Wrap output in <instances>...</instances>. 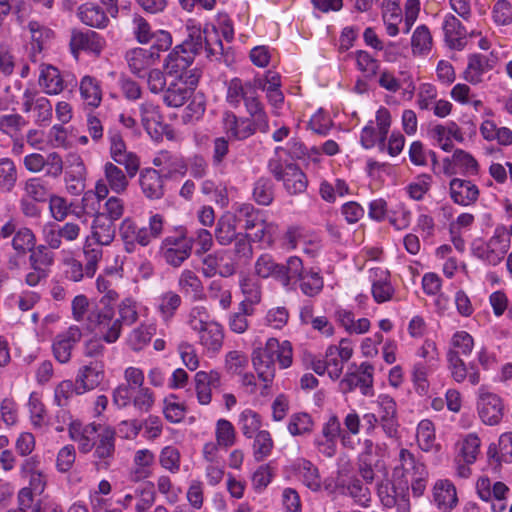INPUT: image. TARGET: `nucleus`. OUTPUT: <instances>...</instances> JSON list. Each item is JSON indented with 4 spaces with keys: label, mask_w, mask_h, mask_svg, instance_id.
<instances>
[{
    "label": "nucleus",
    "mask_w": 512,
    "mask_h": 512,
    "mask_svg": "<svg viewBox=\"0 0 512 512\" xmlns=\"http://www.w3.org/2000/svg\"><path fill=\"white\" fill-rule=\"evenodd\" d=\"M248 233H240L234 240V255L239 261L248 262L253 256V248Z\"/></svg>",
    "instance_id": "774afa93"
},
{
    "label": "nucleus",
    "mask_w": 512,
    "mask_h": 512,
    "mask_svg": "<svg viewBox=\"0 0 512 512\" xmlns=\"http://www.w3.org/2000/svg\"><path fill=\"white\" fill-rule=\"evenodd\" d=\"M277 227L273 223L262 220L257 223V227L248 235L252 241L263 242L271 245L274 242Z\"/></svg>",
    "instance_id": "13d9d810"
},
{
    "label": "nucleus",
    "mask_w": 512,
    "mask_h": 512,
    "mask_svg": "<svg viewBox=\"0 0 512 512\" xmlns=\"http://www.w3.org/2000/svg\"><path fill=\"white\" fill-rule=\"evenodd\" d=\"M362 480L352 477L345 486L347 493L355 499L356 502L364 505L370 499V490Z\"/></svg>",
    "instance_id": "052dcab7"
},
{
    "label": "nucleus",
    "mask_w": 512,
    "mask_h": 512,
    "mask_svg": "<svg viewBox=\"0 0 512 512\" xmlns=\"http://www.w3.org/2000/svg\"><path fill=\"white\" fill-rule=\"evenodd\" d=\"M80 92L88 105L97 107L101 102V91L96 80L85 76L80 83Z\"/></svg>",
    "instance_id": "de8ad7c7"
},
{
    "label": "nucleus",
    "mask_w": 512,
    "mask_h": 512,
    "mask_svg": "<svg viewBox=\"0 0 512 512\" xmlns=\"http://www.w3.org/2000/svg\"><path fill=\"white\" fill-rule=\"evenodd\" d=\"M105 177L109 187L117 192H123L127 186L126 175L122 169L115 164L108 162L105 164Z\"/></svg>",
    "instance_id": "09e8293b"
},
{
    "label": "nucleus",
    "mask_w": 512,
    "mask_h": 512,
    "mask_svg": "<svg viewBox=\"0 0 512 512\" xmlns=\"http://www.w3.org/2000/svg\"><path fill=\"white\" fill-rule=\"evenodd\" d=\"M239 285L245 297L244 303L253 305L261 301L262 293L259 280L253 276L243 274L240 276Z\"/></svg>",
    "instance_id": "e433bc0d"
},
{
    "label": "nucleus",
    "mask_w": 512,
    "mask_h": 512,
    "mask_svg": "<svg viewBox=\"0 0 512 512\" xmlns=\"http://www.w3.org/2000/svg\"><path fill=\"white\" fill-rule=\"evenodd\" d=\"M159 55L153 47L149 49L133 48L130 51V70L139 78H145L146 70L155 62Z\"/></svg>",
    "instance_id": "4be33fe9"
},
{
    "label": "nucleus",
    "mask_w": 512,
    "mask_h": 512,
    "mask_svg": "<svg viewBox=\"0 0 512 512\" xmlns=\"http://www.w3.org/2000/svg\"><path fill=\"white\" fill-rule=\"evenodd\" d=\"M82 332L77 326L70 327L67 331L58 334L52 344V351L55 359L62 363H68L71 359L72 350L81 340Z\"/></svg>",
    "instance_id": "4468645a"
},
{
    "label": "nucleus",
    "mask_w": 512,
    "mask_h": 512,
    "mask_svg": "<svg viewBox=\"0 0 512 512\" xmlns=\"http://www.w3.org/2000/svg\"><path fill=\"white\" fill-rule=\"evenodd\" d=\"M218 381L217 373L199 371L195 375V389L200 404L207 405L211 402V386Z\"/></svg>",
    "instance_id": "f704fd0d"
},
{
    "label": "nucleus",
    "mask_w": 512,
    "mask_h": 512,
    "mask_svg": "<svg viewBox=\"0 0 512 512\" xmlns=\"http://www.w3.org/2000/svg\"><path fill=\"white\" fill-rule=\"evenodd\" d=\"M495 24L507 26L512 24V5L508 0H498L492 9Z\"/></svg>",
    "instance_id": "e2e57ef3"
},
{
    "label": "nucleus",
    "mask_w": 512,
    "mask_h": 512,
    "mask_svg": "<svg viewBox=\"0 0 512 512\" xmlns=\"http://www.w3.org/2000/svg\"><path fill=\"white\" fill-rule=\"evenodd\" d=\"M199 81L194 74L188 75L187 80H171L164 90V103L173 108L183 106L192 96Z\"/></svg>",
    "instance_id": "6e6552de"
},
{
    "label": "nucleus",
    "mask_w": 512,
    "mask_h": 512,
    "mask_svg": "<svg viewBox=\"0 0 512 512\" xmlns=\"http://www.w3.org/2000/svg\"><path fill=\"white\" fill-rule=\"evenodd\" d=\"M433 502L442 512H451L458 505L455 485L447 479L437 480L432 490Z\"/></svg>",
    "instance_id": "f3484780"
},
{
    "label": "nucleus",
    "mask_w": 512,
    "mask_h": 512,
    "mask_svg": "<svg viewBox=\"0 0 512 512\" xmlns=\"http://www.w3.org/2000/svg\"><path fill=\"white\" fill-rule=\"evenodd\" d=\"M480 450V439L474 434H468L461 442H459V461L466 464H472L476 461Z\"/></svg>",
    "instance_id": "4c0bfd02"
},
{
    "label": "nucleus",
    "mask_w": 512,
    "mask_h": 512,
    "mask_svg": "<svg viewBox=\"0 0 512 512\" xmlns=\"http://www.w3.org/2000/svg\"><path fill=\"white\" fill-rule=\"evenodd\" d=\"M474 340L472 336L465 331L456 332L451 339V348L449 351H455L457 356H467L472 352Z\"/></svg>",
    "instance_id": "bf43d9fd"
},
{
    "label": "nucleus",
    "mask_w": 512,
    "mask_h": 512,
    "mask_svg": "<svg viewBox=\"0 0 512 512\" xmlns=\"http://www.w3.org/2000/svg\"><path fill=\"white\" fill-rule=\"evenodd\" d=\"M477 409L480 419L486 425H497L503 417V403L500 397L487 391L484 387L479 389Z\"/></svg>",
    "instance_id": "1a4fd4ad"
},
{
    "label": "nucleus",
    "mask_w": 512,
    "mask_h": 512,
    "mask_svg": "<svg viewBox=\"0 0 512 512\" xmlns=\"http://www.w3.org/2000/svg\"><path fill=\"white\" fill-rule=\"evenodd\" d=\"M238 425L242 433L251 438L261 426L260 416L251 409H245L239 415Z\"/></svg>",
    "instance_id": "864d4df0"
},
{
    "label": "nucleus",
    "mask_w": 512,
    "mask_h": 512,
    "mask_svg": "<svg viewBox=\"0 0 512 512\" xmlns=\"http://www.w3.org/2000/svg\"><path fill=\"white\" fill-rule=\"evenodd\" d=\"M488 454L491 457H497L498 462L512 461V433H504L499 438V450L495 446H490Z\"/></svg>",
    "instance_id": "6e6d98bb"
},
{
    "label": "nucleus",
    "mask_w": 512,
    "mask_h": 512,
    "mask_svg": "<svg viewBox=\"0 0 512 512\" xmlns=\"http://www.w3.org/2000/svg\"><path fill=\"white\" fill-rule=\"evenodd\" d=\"M113 315L114 310L110 305H104L98 302L94 307L88 310L87 319L89 322V328L95 329L96 327L109 325Z\"/></svg>",
    "instance_id": "a19ab883"
},
{
    "label": "nucleus",
    "mask_w": 512,
    "mask_h": 512,
    "mask_svg": "<svg viewBox=\"0 0 512 512\" xmlns=\"http://www.w3.org/2000/svg\"><path fill=\"white\" fill-rule=\"evenodd\" d=\"M258 79L254 82L242 81L240 78H233L227 83L226 102L234 109L244 105L251 119L256 120V125L267 133L269 130L268 116L264 110V106L259 99Z\"/></svg>",
    "instance_id": "f257e3e1"
},
{
    "label": "nucleus",
    "mask_w": 512,
    "mask_h": 512,
    "mask_svg": "<svg viewBox=\"0 0 512 512\" xmlns=\"http://www.w3.org/2000/svg\"><path fill=\"white\" fill-rule=\"evenodd\" d=\"M403 490L397 488L387 476L377 483V494L386 507H393L396 497H399Z\"/></svg>",
    "instance_id": "a18cd8bd"
},
{
    "label": "nucleus",
    "mask_w": 512,
    "mask_h": 512,
    "mask_svg": "<svg viewBox=\"0 0 512 512\" xmlns=\"http://www.w3.org/2000/svg\"><path fill=\"white\" fill-rule=\"evenodd\" d=\"M160 122L161 116L156 106L150 103L141 104V124L151 137L159 135Z\"/></svg>",
    "instance_id": "58836bf2"
},
{
    "label": "nucleus",
    "mask_w": 512,
    "mask_h": 512,
    "mask_svg": "<svg viewBox=\"0 0 512 512\" xmlns=\"http://www.w3.org/2000/svg\"><path fill=\"white\" fill-rule=\"evenodd\" d=\"M163 179L155 169L141 172L139 184L143 194L149 199H160L164 195Z\"/></svg>",
    "instance_id": "393cba45"
},
{
    "label": "nucleus",
    "mask_w": 512,
    "mask_h": 512,
    "mask_svg": "<svg viewBox=\"0 0 512 512\" xmlns=\"http://www.w3.org/2000/svg\"><path fill=\"white\" fill-rule=\"evenodd\" d=\"M313 428V420L307 413H296L290 417L288 430L293 436L310 433Z\"/></svg>",
    "instance_id": "4d7b16f0"
},
{
    "label": "nucleus",
    "mask_w": 512,
    "mask_h": 512,
    "mask_svg": "<svg viewBox=\"0 0 512 512\" xmlns=\"http://www.w3.org/2000/svg\"><path fill=\"white\" fill-rule=\"evenodd\" d=\"M353 355V348L347 339H342L339 346L331 345L327 348L325 353V360L327 365V372L331 379H338L344 368V363L347 362Z\"/></svg>",
    "instance_id": "f8f14e48"
},
{
    "label": "nucleus",
    "mask_w": 512,
    "mask_h": 512,
    "mask_svg": "<svg viewBox=\"0 0 512 512\" xmlns=\"http://www.w3.org/2000/svg\"><path fill=\"white\" fill-rule=\"evenodd\" d=\"M376 414L384 433L390 438L395 437L399 425L394 399L386 394L379 395L376 400Z\"/></svg>",
    "instance_id": "9b49d317"
},
{
    "label": "nucleus",
    "mask_w": 512,
    "mask_h": 512,
    "mask_svg": "<svg viewBox=\"0 0 512 512\" xmlns=\"http://www.w3.org/2000/svg\"><path fill=\"white\" fill-rule=\"evenodd\" d=\"M193 61L190 54L184 53L180 47L175 46L164 61V71L173 80H187L188 75L194 74L199 81L200 71L196 68L190 69Z\"/></svg>",
    "instance_id": "0eeeda50"
},
{
    "label": "nucleus",
    "mask_w": 512,
    "mask_h": 512,
    "mask_svg": "<svg viewBox=\"0 0 512 512\" xmlns=\"http://www.w3.org/2000/svg\"><path fill=\"white\" fill-rule=\"evenodd\" d=\"M373 366L368 362H363L356 371L348 372L341 380L340 387L342 392L348 393L356 387H360L363 395H370L373 386Z\"/></svg>",
    "instance_id": "9d476101"
},
{
    "label": "nucleus",
    "mask_w": 512,
    "mask_h": 512,
    "mask_svg": "<svg viewBox=\"0 0 512 512\" xmlns=\"http://www.w3.org/2000/svg\"><path fill=\"white\" fill-rule=\"evenodd\" d=\"M110 154L115 163L123 165L128 172V154L126 144L119 133H112L110 136Z\"/></svg>",
    "instance_id": "5fc2aeb1"
},
{
    "label": "nucleus",
    "mask_w": 512,
    "mask_h": 512,
    "mask_svg": "<svg viewBox=\"0 0 512 512\" xmlns=\"http://www.w3.org/2000/svg\"><path fill=\"white\" fill-rule=\"evenodd\" d=\"M154 454L149 449H141L135 453L132 479L139 481L151 475V466L154 463Z\"/></svg>",
    "instance_id": "c9c22d12"
},
{
    "label": "nucleus",
    "mask_w": 512,
    "mask_h": 512,
    "mask_svg": "<svg viewBox=\"0 0 512 512\" xmlns=\"http://www.w3.org/2000/svg\"><path fill=\"white\" fill-rule=\"evenodd\" d=\"M508 247L507 240L494 236L485 245L477 248V256L490 265H497L503 260Z\"/></svg>",
    "instance_id": "412c9836"
},
{
    "label": "nucleus",
    "mask_w": 512,
    "mask_h": 512,
    "mask_svg": "<svg viewBox=\"0 0 512 512\" xmlns=\"http://www.w3.org/2000/svg\"><path fill=\"white\" fill-rule=\"evenodd\" d=\"M215 437L221 447L228 448L234 445L236 432L232 423L226 419H219L216 423Z\"/></svg>",
    "instance_id": "49530a36"
},
{
    "label": "nucleus",
    "mask_w": 512,
    "mask_h": 512,
    "mask_svg": "<svg viewBox=\"0 0 512 512\" xmlns=\"http://www.w3.org/2000/svg\"><path fill=\"white\" fill-rule=\"evenodd\" d=\"M181 303L182 299L179 294L167 291L160 296L158 309L163 318L167 320L174 316Z\"/></svg>",
    "instance_id": "3c124183"
},
{
    "label": "nucleus",
    "mask_w": 512,
    "mask_h": 512,
    "mask_svg": "<svg viewBox=\"0 0 512 512\" xmlns=\"http://www.w3.org/2000/svg\"><path fill=\"white\" fill-rule=\"evenodd\" d=\"M301 268L302 260L297 256H291L285 264H279L269 254H263L254 264V271L258 277L273 278L286 289L292 286L293 277L300 276Z\"/></svg>",
    "instance_id": "20e7f679"
},
{
    "label": "nucleus",
    "mask_w": 512,
    "mask_h": 512,
    "mask_svg": "<svg viewBox=\"0 0 512 512\" xmlns=\"http://www.w3.org/2000/svg\"><path fill=\"white\" fill-rule=\"evenodd\" d=\"M253 199L256 203L263 206H268L274 199V184L270 178L261 177L253 187Z\"/></svg>",
    "instance_id": "79ce46f5"
},
{
    "label": "nucleus",
    "mask_w": 512,
    "mask_h": 512,
    "mask_svg": "<svg viewBox=\"0 0 512 512\" xmlns=\"http://www.w3.org/2000/svg\"><path fill=\"white\" fill-rule=\"evenodd\" d=\"M237 222V215L230 213L224 214L218 219L215 238L220 245L227 246L231 244L240 234L237 232Z\"/></svg>",
    "instance_id": "a878e982"
},
{
    "label": "nucleus",
    "mask_w": 512,
    "mask_h": 512,
    "mask_svg": "<svg viewBox=\"0 0 512 512\" xmlns=\"http://www.w3.org/2000/svg\"><path fill=\"white\" fill-rule=\"evenodd\" d=\"M78 16L84 24L90 27L103 28L108 22V17L104 10L92 3L81 5L78 9Z\"/></svg>",
    "instance_id": "72a5a7b5"
},
{
    "label": "nucleus",
    "mask_w": 512,
    "mask_h": 512,
    "mask_svg": "<svg viewBox=\"0 0 512 512\" xmlns=\"http://www.w3.org/2000/svg\"><path fill=\"white\" fill-rule=\"evenodd\" d=\"M273 449V440L268 431H259L254 440L253 454L256 461L260 462L267 458Z\"/></svg>",
    "instance_id": "8fccbe9b"
},
{
    "label": "nucleus",
    "mask_w": 512,
    "mask_h": 512,
    "mask_svg": "<svg viewBox=\"0 0 512 512\" xmlns=\"http://www.w3.org/2000/svg\"><path fill=\"white\" fill-rule=\"evenodd\" d=\"M179 290L185 295H191L194 299H201L204 287L197 274L189 269H184L178 278Z\"/></svg>",
    "instance_id": "2f4dec72"
},
{
    "label": "nucleus",
    "mask_w": 512,
    "mask_h": 512,
    "mask_svg": "<svg viewBox=\"0 0 512 512\" xmlns=\"http://www.w3.org/2000/svg\"><path fill=\"white\" fill-rule=\"evenodd\" d=\"M102 429L101 425L94 423L82 426L80 423L74 422L70 425L69 434L71 439L78 443L79 451L88 453L95 446Z\"/></svg>",
    "instance_id": "dca6fc26"
},
{
    "label": "nucleus",
    "mask_w": 512,
    "mask_h": 512,
    "mask_svg": "<svg viewBox=\"0 0 512 512\" xmlns=\"http://www.w3.org/2000/svg\"><path fill=\"white\" fill-rule=\"evenodd\" d=\"M70 47L74 54L79 50L99 54L103 48V43L99 34L94 31H74L70 40Z\"/></svg>",
    "instance_id": "5701e85b"
},
{
    "label": "nucleus",
    "mask_w": 512,
    "mask_h": 512,
    "mask_svg": "<svg viewBox=\"0 0 512 512\" xmlns=\"http://www.w3.org/2000/svg\"><path fill=\"white\" fill-rule=\"evenodd\" d=\"M411 44L414 53H423L429 50L432 45L429 29L424 25L417 27L413 33Z\"/></svg>",
    "instance_id": "0e129e2a"
},
{
    "label": "nucleus",
    "mask_w": 512,
    "mask_h": 512,
    "mask_svg": "<svg viewBox=\"0 0 512 512\" xmlns=\"http://www.w3.org/2000/svg\"><path fill=\"white\" fill-rule=\"evenodd\" d=\"M26 198L34 202H45L48 199V190L39 178H31L24 186Z\"/></svg>",
    "instance_id": "680f3d73"
},
{
    "label": "nucleus",
    "mask_w": 512,
    "mask_h": 512,
    "mask_svg": "<svg viewBox=\"0 0 512 512\" xmlns=\"http://www.w3.org/2000/svg\"><path fill=\"white\" fill-rule=\"evenodd\" d=\"M192 247L189 245L181 246V248H166L162 249L161 253L165 261L173 266L180 267L181 264L190 257Z\"/></svg>",
    "instance_id": "69168bd1"
},
{
    "label": "nucleus",
    "mask_w": 512,
    "mask_h": 512,
    "mask_svg": "<svg viewBox=\"0 0 512 512\" xmlns=\"http://www.w3.org/2000/svg\"><path fill=\"white\" fill-rule=\"evenodd\" d=\"M369 278L372 282V295L377 303L389 301L394 289L389 281V272L383 268H373L370 270Z\"/></svg>",
    "instance_id": "6ab92c4d"
},
{
    "label": "nucleus",
    "mask_w": 512,
    "mask_h": 512,
    "mask_svg": "<svg viewBox=\"0 0 512 512\" xmlns=\"http://www.w3.org/2000/svg\"><path fill=\"white\" fill-rule=\"evenodd\" d=\"M268 169L277 181L283 183L284 189L290 195H298L306 191L307 177L296 164H282L280 159H271Z\"/></svg>",
    "instance_id": "423d86ee"
},
{
    "label": "nucleus",
    "mask_w": 512,
    "mask_h": 512,
    "mask_svg": "<svg viewBox=\"0 0 512 512\" xmlns=\"http://www.w3.org/2000/svg\"><path fill=\"white\" fill-rule=\"evenodd\" d=\"M156 334L155 324H141L137 328L133 329L130 334V348L134 351L142 350L148 345L152 337Z\"/></svg>",
    "instance_id": "ea45409f"
},
{
    "label": "nucleus",
    "mask_w": 512,
    "mask_h": 512,
    "mask_svg": "<svg viewBox=\"0 0 512 512\" xmlns=\"http://www.w3.org/2000/svg\"><path fill=\"white\" fill-rule=\"evenodd\" d=\"M296 281L300 282V290L308 297H315L323 290L324 287V280L320 273L313 269L305 272L303 265L300 271V276L293 277L292 284Z\"/></svg>",
    "instance_id": "cd10ccee"
},
{
    "label": "nucleus",
    "mask_w": 512,
    "mask_h": 512,
    "mask_svg": "<svg viewBox=\"0 0 512 512\" xmlns=\"http://www.w3.org/2000/svg\"><path fill=\"white\" fill-rule=\"evenodd\" d=\"M491 68L486 56L473 54L469 57L468 66L464 71V79L471 84H478L482 81V75Z\"/></svg>",
    "instance_id": "473e14b6"
},
{
    "label": "nucleus",
    "mask_w": 512,
    "mask_h": 512,
    "mask_svg": "<svg viewBox=\"0 0 512 512\" xmlns=\"http://www.w3.org/2000/svg\"><path fill=\"white\" fill-rule=\"evenodd\" d=\"M39 83L48 94H58L63 90V80L59 70L53 66H47L41 71Z\"/></svg>",
    "instance_id": "37998d69"
},
{
    "label": "nucleus",
    "mask_w": 512,
    "mask_h": 512,
    "mask_svg": "<svg viewBox=\"0 0 512 512\" xmlns=\"http://www.w3.org/2000/svg\"><path fill=\"white\" fill-rule=\"evenodd\" d=\"M187 324L192 331L197 333L199 343L208 352H218L223 344L222 327L210 319V315L204 306L191 308L187 316Z\"/></svg>",
    "instance_id": "7ed1b4c3"
},
{
    "label": "nucleus",
    "mask_w": 512,
    "mask_h": 512,
    "mask_svg": "<svg viewBox=\"0 0 512 512\" xmlns=\"http://www.w3.org/2000/svg\"><path fill=\"white\" fill-rule=\"evenodd\" d=\"M133 34L141 44L149 43L154 35L148 21L139 14L133 17Z\"/></svg>",
    "instance_id": "338daca9"
},
{
    "label": "nucleus",
    "mask_w": 512,
    "mask_h": 512,
    "mask_svg": "<svg viewBox=\"0 0 512 512\" xmlns=\"http://www.w3.org/2000/svg\"><path fill=\"white\" fill-rule=\"evenodd\" d=\"M114 435L115 432L111 428H103L95 444V457L106 459L113 455L114 452Z\"/></svg>",
    "instance_id": "c03bdc74"
},
{
    "label": "nucleus",
    "mask_w": 512,
    "mask_h": 512,
    "mask_svg": "<svg viewBox=\"0 0 512 512\" xmlns=\"http://www.w3.org/2000/svg\"><path fill=\"white\" fill-rule=\"evenodd\" d=\"M187 32L186 39L177 47H180L184 53L190 54L193 59L203 48H205L207 58L222 55L223 45L217 38V31L214 27L212 28V33L215 36L214 43L211 41V33L208 30L202 31L200 27L190 24V22L187 24Z\"/></svg>",
    "instance_id": "39448f33"
},
{
    "label": "nucleus",
    "mask_w": 512,
    "mask_h": 512,
    "mask_svg": "<svg viewBox=\"0 0 512 512\" xmlns=\"http://www.w3.org/2000/svg\"><path fill=\"white\" fill-rule=\"evenodd\" d=\"M420 467H426L418 461L406 448H402L398 455V464L393 469V475L398 478L413 476L420 471Z\"/></svg>",
    "instance_id": "c85d7f7f"
},
{
    "label": "nucleus",
    "mask_w": 512,
    "mask_h": 512,
    "mask_svg": "<svg viewBox=\"0 0 512 512\" xmlns=\"http://www.w3.org/2000/svg\"><path fill=\"white\" fill-rule=\"evenodd\" d=\"M480 133L487 141H496L499 145L512 144V131L507 127H498L492 120H484L480 126Z\"/></svg>",
    "instance_id": "c756f323"
},
{
    "label": "nucleus",
    "mask_w": 512,
    "mask_h": 512,
    "mask_svg": "<svg viewBox=\"0 0 512 512\" xmlns=\"http://www.w3.org/2000/svg\"><path fill=\"white\" fill-rule=\"evenodd\" d=\"M417 442L423 451H430L435 444L434 425L430 420H422L417 428Z\"/></svg>",
    "instance_id": "603ef678"
},
{
    "label": "nucleus",
    "mask_w": 512,
    "mask_h": 512,
    "mask_svg": "<svg viewBox=\"0 0 512 512\" xmlns=\"http://www.w3.org/2000/svg\"><path fill=\"white\" fill-rule=\"evenodd\" d=\"M292 467L302 480L303 484L310 490L318 491L321 488V476L319 470L311 461L299 458L293 463Z\"/></svg>",
    "instance_id": "b1692460"
},
{
    "label": "nucleus",
    "mask_w": 512,
    "mask_h": 512,
    "mask_svg": "<svg viewBox=\"0 0 512 512\" xmlns=\"http://www.w3.org/2000/svg\"><path fill=\"white\" fill-rule=\"evenodd\" d=\"M153 164L159 168V174L165 179H172L176 176H184L188 165L177 153L162 150L153 159Z\"/></svg>",
    "instance_id": "ddd939ff"
},
{
    "label": "nucleus",
    "mask_w": 512,
    "mask_h": 512,
    "mask_svg": "<svg viewBox=\"0 0 512 512\" xmlns=\"http://www.w3.org/2000/svg\"><path fill=\"white\" fill-rule=\"evenodd\" d=\"M443 30L445 34V40L449 47L458 50L464 47V40L467 35V30L461 24L459 19H457L454 15H447L444 20Z\"/></svg>",
    "instance_id": "bb28decb"
},
{
    "label": "nucleus",
    "mask_w": 512,
    "mask_h": 512,
    "mask_svg": "<svg viewBox=\"0 0 512 512\" xmlns=\"http://www.w3.org/2000/svg\"><path fill=\"white\" fill-rule=\"evenodd\" d=\"M447 361L452 378L456 382L462 383L468 379L472 385L479 384L480 373L474 363H470L469 367H467L465 362L460 358V356H457L455 351L447 352Z\"/></svg>",
    "instance_id": "a211bd4d"
},
{
    "label": "nucleus",
    "mask_w": 512,
    "mask_h": 512,
    "mask_svg": "<svg viewBox=\"0 0 512 512\" xmlns=\"http://www.w3.org/2000/svg\"><path fill=\"white\" fill-rule=\"evenodd\" d=\"M450 194L455 203L468 206L477 201L479 189L471 181L454 178L450 182Z\"/></svg>",
    "instance_id": "aec40b11"
},
{
    "label": "nucleus",
    "mask_w": 512,
    "mask_h": 512,
    "mask_svg": "<svg viewBox=\"0 0 512 512\" xmlns=\"http://www.w3.org/2000/svg\"><path fill=\"white\" fill-rule=\"evenodd\" d=\"M92 236L98 245H109L115 237V227L104 213H98L92 226Z\"/></svg>",
    "instance_id": "7c9ffc66"
},
{
    "label": "nucleus",
    "mask_w": 512,
    "mask_h": 512,
    "mask_svg": "<svg viewBox=\"0 0 512 512\" xmlns=\"http://www.w3.org/2000/svg\"><path fill=\"white\" fill-rule=\"evenodd\" d=\"M275 359L281 368H288L292 364V345L289 341L280 343L276 338H269L264 347L253 351L252 363L258 378L267 387L275 377Z\"/></svg>",
    "instance_id": "f03ea898"
},
{
    "label": "nucleus",
    "mask_w": 512,
    "mask_h": 512,
    "mask_svg": "<svg viewBox=\"0 0 512 512\" xmlns=\"http://www.w3.org/2000/svg\"><path fill=\"white\" fill-rule=\"evenodd\" d=\"M104 379V365L102 362L94 361L84 365L78 372L75 380L76 394L98 387Z\"/></svg>",
    "instance_id": "2eb2a0df"
}]
</instances>
